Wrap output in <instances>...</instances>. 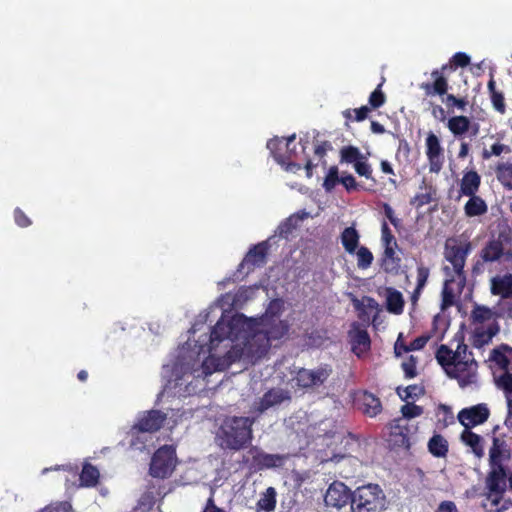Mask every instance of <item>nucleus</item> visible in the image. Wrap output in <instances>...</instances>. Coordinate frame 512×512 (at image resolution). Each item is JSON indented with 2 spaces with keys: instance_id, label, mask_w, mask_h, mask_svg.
Returning <instances> with one entry per match:
<instances>
[{
  "instance_id": "9b49d317",
  "label": "nucleus",
  "mask_w": 512,
  "mask_h": 512,
  "mask_svg": "<svg viewBox=\"0 0 512 512\" xmlns=\"http://www.w3.org/2000/svg\"><path fill=\"white\" fill-rule=\"evenodd\" d=\"M489 416L490 409L488 405L480 403L460 410L457 419L464 426V429L472 430L473 427L485 423Z\"/></svg>"
},
{
  "instance_id": "4c0bfd02",
  "label": "nucleus",
  "mask_w": 512,
  "mask_h": 512,
  "mask_svg": "<svg viewBox=\"0 0 512 512\" xmlns=\"http://www.w3.org/2000/svg\"><path fill=\"white\" fill-rule=\"evenodd\" d=\"M497 178L505 187L512 189V164H500L497 167Z\"/></svg>"
},
{
  "instance_id": "a19ab883",
  "label": "nucleus",
  "mask_w": 512,
  "mask_h": 512,
  "mask_svg": "<svg viewBox=\"0 0 512 512\" xmlns=\"http://www.w3.org/2000/svg\"><path fill=\"white\" fill-rule=\"evenodd\" d=\"M155 503L153 492H145L138 500L135 512H149Z\"/></svg>"
},
{
  "instance_id": "774afa93",
  "label": "nucleus",
  "mask_w": 512,
  "mask_h": 512,
  "mask_svg": "<svg viewBox=\"0 0 512 512\" xmlns=\"http://www.w3.org/2000/svg\"><path fill=\"white\" fill-rule=\"evenodd\" d=\"M204 512H225V511H224V510H222V509L217 508V507L214 505L213 500L210 498V499L208 500V504H207V506H206V508H205Z\"/></svg>"
},
{
  "instance_id": "a878e982",
  "label": "nucleus",
  "mask_w": 512,
  "mask_h": 512,
  "mask_svg": "<svg viewBox=\"0 0 512 512\" xmlns=\"http://www.w3.org/2000/svg\"><path fill=\"white\" fill-rule=\"evenodd\" d=\"M489 359L499 366L500 371L511 369L512 348L504 345L500 348L494 349L492 350Z\"/></svg>"
},
{
  "instance_id": "de8ad7c7",
  "label": "nucleus",
  "mask_w": 512,
  "mask_h": 512,
  "mask_svg": "<svg viewBox=\"0 0 512 512\" xmlns=\"http://www.w3.org/2000/svg\"><path fill=\"white\" fill-rule=\"evenodd\" d=\"M401 366L407 378H414L416 376V358L414 356L411 355L403 360Z\"/></svg>"
},
{
  "instance_id": "09e8293b",
  "label": "nucleus",
  "mask_w": 512,
  "mask_h": 512,
  "mask_svg": "<svg viewBox=\"0 0 512 512\" xmlns=\"http://www.w3.org/2000/svg\"><path fill=\"white\" fill-rule=\"evenodd\" d=\"M257 290V286L241 288L235 296V302L242 303L249 299H252Z\"/></svg>"
},
{
  "instance_id": "2f4dec72",
  "label": "nucleus",
  "mask_w": 512,
  "mask_h": 512,
  "mask_svg": "<svg viewBox=\"0 0 512 512\" xmlns=\"http://www.w3.org/2000/svg\"><path fill=\"white\" fill-rule=\"evenodd\" d=\"M99 471L97 468L90 464H85L83 466L82 472L80 474V484L79 487H93L97 484L99 479Z\"/></svg>"
},
{
  "instance_id": "4be33fe9",
  "label": "nucleus",
  "mask_w": 512,
  "mask_h": 512,
  "mask_svg": "<svg viewBox=\"0 0 512 512\" xmlns=\"http://www.w3.org/2000/svg\"><path fill=\"white\" fill-rule=\"evenodd\" d=\"M463 444L470 448L471 452L477 457L484 456V440L470 429H464L460 435Z\"/></svg>"
},
{
  "instance_id": "39448f33",
  "label": "nucleus",
  "mask_w": 512,
  "mask_h": 512,
  "mask_svg": "<svg viewBox=\"0 0 512 512\" xmlns=\"http://www.w3.org/2000/svg\"><path fill=\"white\" fill-rule=\"evenodd\" d=\"M506 488L507 477L504 468L492 467L485 481L483 507L486 512H504L511 507L512 501L504 497Z\"/></svg>"
},
{
  "instance_id": "6ab92c4d",
  "label": "nucleus",
  "mask_w": 512,
  "mask_h": 512,
  "mask_svg": "<svg viewBox=\"0 0 512 512\" xmlns=\"http://www.w3.org/2000/svg\"><path fill=\"white\" fill-rule=\"evenodd\" d=\"M267 249V242H261L255 245L246 254L244 260L240 264V269H244L247 267L249 271L252 267L263 265L265 263Z\"/></svg>"
},
{
  "instance_id": "f704fd0d",
  "label": "nucleus",
  "mask_w": 512,
  "mask_h": 512,
  "mask_svg": "<svg viewBox=\"0 0 512 512\" xmlns=\"http://www.w3.org/2000/svg\"><path fill=\"white\" fill-rule=\"evenodd\" d=\"M428 449L436 457H443L448 451L447 441L441 435H434L428 442Z\"/></svg>"
},
{
  "instance_id": "49530a36",
  "label": "nucleus",
  "mask_w": 512,
  "mask_h": 512,
  "mask_svg": "<svg viewBox=\"0 0 512 512\" xmlns=\"http://www.w3.org/2000/svg\"><path fill=\"white\" fill-rule=\"evenodd\" d=\"M397 393L402 400L408 401L422 394V389L416 385H410L404 389L398 388Z\"/></svg>"
},
{
  "instance_id": "79ce46f5",
  "label": "nucleus",
  "mask_w": 512,
  "mask_h": 512,
  "mask_svg": "<svg viewBox=\"0 0 512 512\" xmlns=\"http://www.w3.org/2000/svg\"><path fill=\"white\" fill-rule=\"evenodd\" d=\"M432 77L434 78L433 83V93L443 95L446 93L448 84L446 79L442 76L441 72L438 70H435L432 72Z\"/></svg>"
},
{
  "instance_id": "8fccbe9b",
  "label": "nucleus",
  "mask_w": 512,
  "mask_h": 512,
  "mask_svg": "<svg viewBox=\"0 0 512 512\" xmlns=\"http://www.w3.org/2000/svg\"><path fill=\"white\" fill-rule=\"evenodd\" d=\"M338 182V170L335 166L331 167L325 177L323 186L327 191H331Z\"/></svg>"
},
{
  "instance_id": "4468645a",
  "label": "nucleus",
  "mask_w": 512,
  "mask_h": 512,
  "mask_svg": "<svg viewBox=\"0 0 512 512\" xmlns=\"http://www.w3.org/2000/svg\"><path fill=\"white\" fill-rule=\"evenodd\" d=\"M324 501L327 506L341 509L349 502L352 503V494L344 483L333 482L326 491Z\"/></svg>"
},
{
  "instance_id": "5701e85b",
  "label": "nucleus",
  "mask_w": 512,
  "mask_h": 512,
  "mask_svg": "<svg viewBox=\"0 0 512 512\" xmlns=\"http://www.w3.org/2000/svg\"><path fill=\"white\" fill-rule=\"evenodd\" d=\"M491 292L502 298L512 295V274L496 275L491 279Z\"/></svg>"
},
{
  "instance_id": "72a5a7b5",
  "label": "nucleus",
  "mask_w": 512,
  "mask_h": 512,
  "mask_svg": "<svg viewBox=\"0 0 512 512\" xmlns=\"http://www.w3.org/2000/svg\"><path fill=\"white\" fill-rule=\"evenodd\" d=\"M361 403L364 413L370 417L376 416L381 411L380 400L371 393H364L361 397Z\"/></svg>"
},
{
  "instance_id": "bb28decb",
  "label": "nucleus",
  "mask_w": 512,
  "mask_h": 512,
  "mask_svg": "<svg viewBox=\"0 0 512 512\" xmlns=\"http://www.w3.org/2000/svg\"><path fill=\"white\" fill-rule=\"evenodd\" d=\"M429 340V336L422 335L420 337H417L415 340H413L410 345H405L402 342V334L399 335L395 346L394 351L397 357L402 356L404 353L410 352V351H416L422 349L426 343Z\"/></svg>"
},
{
  "instance_id": "423d86ee",
  "label": "nucleus",
  "mask_w": 512,
  "mask_h": 512,
  "mask_svg": "<svg viewBox=\"0 0 512 512\" xmlns=\"http://www.w3.org/2000/svg\"><path fill=\"white\" fill-rule=\"evenodd\" d=\"M471 318L474 346L482 347L488 344L499 331L496 313L485 306H476Z\"/></svg>"
},
{
  "instance_id": "3c124183",
  "label": "nucleus",
  "mask_w": 512,
  "mask_h": 512,
  "mask_svg": "<svg viewBox=\"0 0 512 512\" xmlns=\"http://www.w3.org/2000/svg\"><path fill=\"white\" fill-rule=\"evenodd\" d=\"M354 169L355 171L360 175V176H364L366 178H370L371 177V173H372V170H371V167L370 165L367 163L365 157L361 158L355 165H354Z\"/></svg>"
},
{
  "instance_id": "2eb2a0df",
  "label": "nucleus",
  "mask_w": 512,
  "mask_h": 512,
  "mask_svg": "<svg viewBox=\"0 0 512 512\" xmlns=\"http://www.w3.org/2000/svg\"><path fill=\"white\" fill-rule=\"evenodd\" d=\"M250 453L252 455V465L258 470L282 467L287 459L285 455L268 454L258 448H252Z\"/></svg>"
},
{
  "instance_id": "e433bc0d",
  "label": "nucleus",
  "mask_w": 512,
  "mask_h": 512,
  "mask_svg": "<svg viewBox=\"0 0 512 512\" xmlns=\"http://www.w3.org/2000/svg\"><path fill=\"white\" fill-rule=\"evenodd\" d=\"M502 254V245L498 241L489 242L482 250V258L485 261H495Z\"/></svg>"
},
{
  "instance_id": "603ef678",
  "label": "nucleus",
  "mask_w": 512,
  "mask_h": 512,
  "mask_svg": "<svg viewBox=\"0 0 512 512\" xmlns=\"http://www.w3.org/2000/svg\"><path fill=\"white\" fill-rule=\"evenodd\" d=\"M381 232H382L381 241H382L383 246L396 245L395 238H394L393 234L391 233V230L389 229L387 223L384 222L382 224Z\"/></svg>"
},
{
  "instance_id": "c85d7f7f",
  "label": "nucleus",
  "mask_w": 512,
  "mask_h": 512,
  "mask_svg": "<svg viewBox=\"0 0 512 512\" xmlns=\"http://www.w3.org/2000/svg\"><path fill=\"white\" fill-rule=\"evenodd\" d=\"M387 310L394 314H400L403 311L404 300L402 294L393 288L385 290Z\"/></svg>"
},
{
  "instance_id": "7ed1b4c3",
  "label": "nucleus",
  "mask_w": 512,
  "mask_h": 512,
  "mask_svg": "<svg viewBox=\"0 0 512 512\" xmlns=\"http://www.w3.org/2000/svg\"><path fill=\"white\" fill-rule=\"evenodd\" d=\"M470 248V243L455 239H449L445 244L444 256L450 266L444 267L446 279L442 290L441 308L443 310L456 304L464 289L466 276L463 268Z\"/></svg>"
},
{
  "instance_id": "4d7b16f0",
  "label": "nucleus",
  "mask_w": 512,
  "mask_h": 512,
  "mask_svg": "<svg viewBox=\"0 0 512 512\" xmlns=\"http://www.w3.org/2000/svg\"><path fill=\"white\" fill-rule=\"evenodd\" d=\"M492 103L494 108L503 113L505 110L504 97L501 93L497 92L491 95Z\"/></svg>"
},
{
  "instance_id": "1a4fd4ad",
  "label": "nucleus",
  "mask_w": 512,
  "mask_h": 512,
  "mask_svg": "<svg viewBox=\"0 0 512 512\" xmlns=\"http://www.w3.org/2000/svg\"><path fill=\"white\" fill-rule=\"evenodd\" d=\"M176 466L175 449L171 445H164L159 448L152 457L150 474L156 478L170 476Z\"/></svg>"
},
{
  "instance_id": "a18cd8bd",
  "label": "nucleus",
  "mask_w": 512,
  "mask_h": 512,
  "mask_svg": "<svg viewBox=\"0 0 512 512\" xmlns=\"http://www.w3.org/2000/svg\"><path fill=\"white\" fill-rule=\"evenodd\" d=\"M401 413L404 418L412 419V418H416V417H419L420 415H422L423 408L418 405H415L414 403L407 402V404L402 406Z\"/></svg>"
},
{
  "instance_id": "cd10ccee",
  "label": "nucleus",
  "mask_w": 512,
  "mask_h": 512,
  "mask_svg": "<svg viewBox=\"0 0 512 512\" xmlns=\"http://www.w3.org/2000/svg\"><path fill=\"white\" fill-rule=\"evenodd\" d=\"M276 490L273 487L267 488L260 494V498L256 503L257 512H271L276 507Z\"/></svg>"
},
{
  "instance_id": "c9c22d12",
  "label": "nucleus",
  "mask_w": 512,
  "mask_h": 512,
  "mask_svg": "<svg viewBox=\"0 0 512 512\" xmlns=\"http://www.w3.org/2000/svg\"><path fill=\"white\" fill-rule=\"evenodd\" d=\"M495 382L498 388L505 392V395H512V368L500 371L495 375Z\"/></svg>"
},
{
  "instance_id": "e2e57ef3",
  "label": "nucleus",
  "mask_w": 512,
  "mask_h": 512,
  "mask_svg": "<svg viewBox=\"0 0 512 512\" xmlns=\"http://www.w3.org/2000/svg\"><path fill=\"white\" fill-rule=\"evenodd\" d=\"M507 406H508V415L505 420V424L509 427H512V395L506 396Z\"/></svg>"
},
{
  "instance_id": "20e7f679",
  "label": "nucleus",
  "mask_w": 512,
  "mask_h": 512,
  "mask_svg": "<svg viewBox=\"0 0 512 512\" xmlns=\"http://www.w3.org/2000/svg\"><path fill=\"white\" fill-rule=\"evenodd\" d=\"M250 417H227L221 424L216 441L221 448L240 450L252 440V425Z\"/></svg>"
},
{
  "instance_id": "ddd939ff",
  "label": "nucleus",
  "mask_w": 512,
  "mask_h": 512,
  "mask_svg": "<svg viewBox=\"0 0 512 512\" xmlns=\"http://www.w3.org/2000/svg\"><path fill=\"white\" fill-rule=\"evenodd\" d=\"M426 156L429 162V170L438 173L444 164V150L441 146L439 138L430 132L425 141Z\"/></svg>"
},
{
  "instance_id": "37998d69",
  "label": "nucleus",
  "mask_w": 512,
  "mask_h": 512,
  "mask_svg": "<svg viewBox=\"0 0 512 512\" xmlns=\"http://www.w3.org/2000/svg\"><path fill=\"white\" fill-rule=\"evenodd\" d=\"M429 277V269L424 266H419L417 268V286L413 294V298L416 299L420 294L421 290L426 285L427 279Z\"/></svg>"
},
{
  "instance_id": "473e14b6",
  "label": "nucleus",
  "mask_w": 512,
  "mask_h": 512,
  "mask_svg": "<svg viewBox=\"0 0 512 512\" xmlns=\"http://www.w3.org/2000/svg\"><path fill=\"white\" fill-rule=\"evenodd\" d=\"M396 247L397 244L384 246L382 266L385 271H394L399 267L400 258L396 255Z\"/></svg>"
},
{
  "instance_id": "aec40b11",
  "label": "nucleus",
  "mask_w": 512,
  "mask_h": 512,
  "mask_svg": "<svg viewBox=\"0 0 512 512\" xmlns=\"http://www.w3.org/2000/svg\"><path fill=\"white\" fill-rule=\"evenodd\" d=\"M509 456L510 452L506 441L503 438L494 436L492 446L489 450L491 466H502V462L508 459Z\"/></svg>"
},
{
  "instance_id": "ea45409f",
  "label": "nucleus",
  "mask_w": 512,
  "mask_h": 512,
  "mask_svg": "<svg viewBox=\"0 0 512 512\" xmlns=\"http://www.w3.org/2000/svg\"><path fill=\"white\" fill-rule=\"evenodd\" d=\"M363 157L359 149L353 146L345 147L341 150V160L346 163L355 165Z\"/></svg>"
},
{
  "instance_id": "f257e3e1",
  "label": "nucleus",
  "mask_w": 512,
  "mask_h": 512,
  "mask_svg": "<svg viewBox=\"0 0 512 512\" xmlns=\"http://www.w3.org/2000/svg\"><path fill=\"white\" fill-rule=\"evenodd\" d=\"M218 307L200 314L181 343L162 367L163 395L186 397L204 385L207 376L235 362L254 364L262 359L273 341L284 338L290 324L281 317L285 302L272 300L259 318L222 313L215 325H207Z\"/></svg>"
},
{
  "instance_id": "6e6552de",
  "label": "nucleus",
  "mask_w": 512,
  "mask_h": 512,
  "mask_svg": "<svg viewBox=\"0 0 512 512\" xmlns=\"http://www.w3.org/2000/svg\"><path fill=\"white\" fill-rule=\"evenodd\" d=\"M385 508V495L377 484L358 487L352 494V512H380Z\"/></svg>"
},
{
  "instance_id": "412c9836",
  "label": "nucleus",
  "mask_w": 512,
  "mask_h": 512,
  "mask_svg": "<svg viewBox=\"0 0 512 512\" xmlns=\"http://www.w3.org/2000/svg\"><path fill=\"white\" fill-rule=\"evenodd\" d=\"M311 217L310 213L305 210L298 211L285 219L277 228V233L280 237L286 238L294 229L300 224Z\"/></svg>"
},
{
  "instance_id": "bf43d9fd",
  "label": "nucleus",
  "mask_w": 512,
  "mask_h": 512,
  "mask_svg": "<svg viewBox=\"0 0 512 512\" xmlns=\"http://www.w3.org/2000/svg\"><path fill=\"white\" fill-rule=\"evenodd\" d=\"M457 507L452 501H443L440 503L436 512H457Z\"/></svg>"
},
{
  "instance_id": "c03bdc74",
  "label": "nucleus",
  "mask_w": 512,
  "mask_h": 512,
  "mask_svg": "<svg viewBox=\"0 0 512 512\" xmlns=\"http://www.w3.org/2000/svg\"><path fill=\"white\" fill-rule=\"evenodd\" d=\"M72 505L69 501H60V502H54L47 506H45L43 509H41L39 512H72Z\"/></svg>"
},
{
  "instance_id": "f3484780",
  "label": "nucleus",
  "mask_w": 512,
  "mask_h": 512,
  "mask_svg": "<svg viewBox=\"0 0 512 512\" xmlns=\"http://www.w3.org/2000/svg\"><path fill=\"white\" fill-rule=\"evenodd\" d=\"M349 339L352 351L358 356H363L370 349V337L368 332L358 324H353L349 331Z\"/></svg>"
},
{
  "instance_id": "052dcab7",
  "label": "nucleus",
  "mask_w": 512,
  "mask_h": 512,
  "mask_svg": "<svg viewBox=\"0 0 512 512\" xmlns=\"http://www.w3.org/2000/svg\"><path fill=\"white\" fill-rule=\"evenodd\" d=\"M353 112H354V120L362 121L367 117L369 108L367 106H362L358 109H353Z\"/></svg>"
},
{
  "instance_id": "0eeeda50",
  "label": "nucleus",
  "mask_w": 512,
  "mask_h": 512,
  "mask_svg": "<svg viewBox=\"0 0 512 512\" xmlns=\"http://www.w3.org/2000/svg\"><path fill=\"white\" fill-rule=\"evenodd\" d=\"M165 415L160 411L145 412L132 429L134 439L131 445L138 450L146 449L154 445L152 433L163 424Z\"/></svg>"
},
{
  "instance_id": "0e129e2a",
  "label": "nucleus",
  "mask_w": 512,
  "mask_h": 512,
  "mask_svg": "<svg viewBox=\"0 0 512 512\" xmlns=\"http://www.w3.org/2000/svg\"><path fill=\"white\" fill-rule=\"evenodd\" d=\"M446 101H447L448 104L455 105V106H457L460 109H463L465 107V105H466L465 101H463L461 99H457L453 95H448L447 98H446Z\"/></svg>"
},
{
  "instance_id": "5fc2aeb1",
  "label": "nucleus",
  "mask_w": 512,
  "mask_h": 512,
  "mask_svg": "<svg viewBox=\"0 0 512 512\" xmlns=\"http://www.w3.org/2000/svg\"><path fill=\"white\" fill-rule=\"evenodd\" d=\"M452 62H453L456 66L465 67V66H467V65L470 63V57H469L466 53H463V52H457V53L452 57Z\"/></svg>"
},
{
  "instance_id": "6e6d98bb",
  "label": "nucleus",
  "mask_w": 512,
  "mask_h": 512,
  "mask_svg": "<svg viewBox=\"0 0 512 512\" xmlns=\"http://www.w3.org/2000/svg\"><path fill=\"white\" fill-rule=\"evenodd\" d=\"M508 151H509V147L508 146H506L504 144H501V143H495V144H493L491 146L490 154L488 152L484 153V158H489L490 155L499 156L503 152H508Z\"/></svg>"
},
{
  "instance_id": "c756f323",
  "label": "nucleus",
  "mask_w": 512,
  "mask_h": 512,
  "mask_svg": "<svg viewBox=\"0 0 512 512\" xmlns=\"http://www.w3.org/2000/svg\"><path fill=\"white\" fill-rule=\"evenodd\" d=\"M469 197L470 199L464 206V210L467 216L475 217L483 215L487 212V205L482 198L476 196V194Z\"/></svg>"
},
{
  "instance_id": "680f3d73",
  "label": "nucleus",
  "mask_w": 512,
  "mask_h": 512,
  "mask_svg": "<svg viewBox=\"0 0 512 512\" xmlns=\"http://www.w3.org/2000/svg\"><path fill=\"white\" fill-rule=\"evenodd\" d=\"M340 181L348 190L356 188V180L352 175L342 176Z\"/></svg>"
},
{
  "instance_id": "a211bd4d",
  "label": "nucleus",
  "mask_w": 512,
  "mask_h": 512,
  "mask_svg": "<svg viewBox=\"0 0 512 512\" xmlns=\"http://www.w3.org/2000/svg\"><path fill=\"white\" fill-rule=\"evenodd\" d=\"M290 395L283 389H272L264 394L258 403H255L254 410L263 413L269 408L275 407L284 401H288Z\"/></svg>"
},
{
  "instance_id": "864d4df0",
  "label": "nucleus",
  "mask_w": 512,
  "mask_h": 512,
  "mask_svg": "<svg viewBox=\"0 0 512 512\" xmlns=\"http://www.w3.org/2000/svg\"><path fill=\"white\" fill-rule=\"evenodd\" d=\"M384 101H385V97L380 89L374 90L369 97V104L373 108H378V107L382 106Z\"/></svg>"
},
{
  "instance_id": "13d9d810",
  "label": "nucleus",
  "mask_w": 512,
  "mask_h": 512,
  "mask_svg": "<svg viewBox=\"0 0 512 512\" xmlns=\"http://www.w3.org/2000/svg\"><path fill=\"white\" fill-rule=\"evenodd\" d=\"M14 217L20 227H27L31 224L30 219L20 209L15 210Z\"/></svg>"
},
{
  "instance_id": "b1692460",
  "label": "nucleus",
  "mask_w": 512,
  "mask_h": 512,
  "mask_svg": "<svg viewBox=\"0 0 512 512\" xmlns=\"http://www.w3.org/2000/svg\"><path fill=\"white\" fill-rule=\"evenodd\" d=\"M447 126L455 136L466 133L470 128L472 129V135L475 136L479 130L477 124L471 126L470 120L466 116H454L450 118Z\"/></svg>"
},
{
  "instance_id": "f03ea898",
  "label": "nucleus",
  "mask_w": 512,
  "mask_h": 512,
  "mask_svg": "<svg viewBox=\"0 0 512 512\" xmlns=\"http://www.w3.org/2000/svg\"><path fill=\"white\" fill-rule=\"evenodd\" d=\"M436 358L446 374L456 379L460 387L478 385V365L472 353L468 352L467 345L463 343L462 335H456L450 346L441 345Z\"/></svg>"
},
{
  "instance_id": "393cba45",
  "label": "nucleus",
  "mask_w": 512,
  "mask_h": 512,
  "mask_svg": "<svg viewBox=\"0 0 512 512\" xmlns=\"http://www.w3.org/2000/svg\"><path fill=\"white\" fill-rule=\"evenodd\" d=\"M481 178L476 171H468L464 173L461 183L460 192L465 196H474L479 189Z\"/></svg>"
},
{
  "instance_id": "dca6fc26",
  "label": "nucleus",
  "mask_w": 512,
  "mask_h": 512,
  "mask_svg": "<svg viewBox=\"0 0 512 512\" xmlns=\"http://www.w3.org/2000/svg\"><path fill=\"white\" fill-rule=\"evenodd\" d=\"M330 375V370L324 367L315 370L301 369L298 371L295 381L299 387L309 388L322 384Z\"/></svg>"
},
{
  "instance_id": "9d476101",
  "label": "nucleus",
  "mask_w": 512,
  "mask_h": 512,
  "mask_svg": "<svg viewBox=\"0 0 512 512\" xmlns=\"http://www.w3.org/2000/svg\"><path fill=\"white\" fill-rule=\"evenodd\" d=\"M295 134L289 136L288 138H274L267 142V148L270 150L274 159L282 166H286L285 169L287 171H295L299 170L300 166L293 163H288L287 160L292 158L293 155H296L295 146L291 148V145L294 143Z\"/></svg>"
},
{
  "instance_id": "f8f14e48",
  "label": "nucleus",
  "mask_w": 512,
  "mask_h": 512,
  "mask_svg": "<svg viewBox=\"0 0 512 512\" xmlns=\"http://www.w3.org/2000/svg\"><path fill=\"white\" fill-rule=\"evenodd\" d=\"M389 429V445L394 449L409 450L413 443L412 433L409 426L403 423V419H395Z\"/></svg>"
},
{
  "instance_id": "338daca9",
  "label": "nucleus",
  "mask_w": 512,
  "mask_h": 512,
  "mask_svg": "<svg viewBox=\"0 0 512 512\" xmlns=\"http://www.w3.org/2000/svg\"><path fill=\"white\" fill-rule=\"evenodd\" d=\"M381 170L383 173H386V174H394L391 164L386 160H383L381 162Z\"/></svg>"
},
{
  "instance_id": "69168bd1",
  "label": "nucleus",
  "mask_w": 512,
  "mask_h": 512,
  "mask_svg": "<svg viewBox=\"0 0 512 512\" xmlns=\"http://www.w3.org/2000/svg\"><path fill=\"white\" fill-rule=\"evenodd\" d=\"M384 213H385V216L390 220V222L393 225H396V218L394 217V211L388 204L384 205Z\"/></svg>"
},
{
  "instance_id": "7c9ffc66",
  "label": "nucleus",
  "mask_w": 512,
  "mask_h": 512,
  "mask_svg": "<svg viewBox=\"0 0 512 512\" xmlns=\"http://www.w3.org/2000/svg\"><path fill=\"white\" fill-rule=\"evenodd\" d=\"M341 242L346 252L353 254L359 243V234L354 227L345 228L341 234Z\"/></svg>"
},
{
  "instance_id": "58836bf2",
  "label": "nucleus",
  "mask_w": 512,
  "mask_h": 512,
  "mask_svg": "<svg viewBox=\"0 0 512 512\" xmlns=\"http://www.w3.org/2000/svg\"><path fill=\"white\" fill-rule=\"evenodd\" d=\"M356 256H357V266L358 268L360 269H367L371 266L372 262H373V254L371 253V251L362 246L360 247L357 252H356Z\"/></svg>"
}]
</instances>
